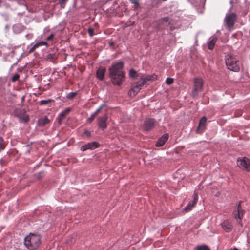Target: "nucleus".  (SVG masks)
Masks as SVG:
<instances>
[{"instance_id":"nucleus-1","label":"nucleus","mask_w":250,"mask_h":250,"mask_svg":"<svg viewBox=\"0 0 250 250\" xmlns=\"http://www.w3.org/2000/svg\"><path fill=\"white\" fill-rule=\"evenodd\" d=\"M123 67L124 62L120 61L113 63L109 68V76L114 85H120L125 80V76Z\"/></svg>"},{"instance_id":"nucleus-2","label":"nucleus","mask_w":250,"mask_h":250,"mask_svg":"<svg viewBox=\"0 0 250 250\" xmlns=\"http://www.w3.org/2000/svg\"><path fill=\"white\" fill-rule=\"evenodd\" d=\"M40 235L30 233L24 238V244L30 250H35L41 244Z\"/></svg>"},{"instance_id":"nucleus-3","label":"nucleus","mask_w":250,"mask_h":250,"mask_svg":"<svg viewBox=\"0 0 250 250\" xmlns=\"http://www.w3.org/2000/svg\"><path fill=\"white\" fill-rule=\"evenodd\" d=\"M225 62L226 66L229 70L238 72L240 70V62L237 57L231 54H228L225 56Z\"/></svg>"},{"instance_id":"nucleus-4","label":"nucleus","mask_w":250,"mask_h":250,"mask_svg":"<svg viewBox=\"0 0 250 250\" xmlns=\"http://www.w3.org/2000/svg\"><path fill=\"white\" fill-rule=\"evenodd\" d=\"M237 165L241 169L250 171V159L246 157H239L237 159Z\"/></svg>"},{"instance_id":"nucleus-5","label":"nucleus","mask_w":250,"mask_h":250,"mask_svg":"<svg viewBox=\"0 0 250 250\" xmlns=\"http://www.w3.org/2000/svg\"><path fill=\"white\" fill-rule=\"evenodd\" d=\"M236 18L237 15L235 13H232L226 14L225 22L228 29H230L233 27L235 23Z\"/></svg>"},{"instance_id":"nucleus-6","label":"nucleus","mask_w":250,"mask_h":250,"mask_svg":"<svg viewBox=\"0 0 250 250\" xmlns=\"http://www.w3.org/2000/svg\"><path fill=\"white\" fill-rule=\"evenodd\" d=\"M203 81L202 79L196 78L194 79V88L192 90V96H196L199 92L201 91L203 88Z\"/></svg>"},{"instance_id":"nucleus-7","label":"nucleus","mask_w":250,"mask_h":250,"mask_svg":"<svg viewBox=\"0 0 250 250\" xmlns=\"http://www.w3.org/2000/svg\"><path fill=\"white\" fill-rule=\"evenodd\" d=\"M108 115L105 114L102 116H100L97 119V125L102 130H104L107 127V121Z\"/></svg>"},{"instance_id":"nucleus-8","label":"nucleus","mask_w":250,"mask_h":250,"mask_svg":"<svg viewBox=\"0 0 250 250\" xmlns=\"http://www.w3.org/2000/svg\"><path fill=\"white\" fill-rule=\"evenodd\" d=\"M145 84V81H142L141 79L140 81L136 82L134 85L132 86L131 90L129 91L130 95L131 96H135L140 90L141 87Z\"/></svg>"},{"instance_id":"nucleus-9","label":"nucleus","mask_w":250,"mask_h":250,"mask_svg":"<svg viewBox=\"0 0 250 250\" xmlns=\"http://www.w3.org/2000/svg\"><path fill=\"white\" fill-rule=\"evenodd\" d=\"M156 125V121L152 118H148L144 121L143 128L145 131H148L152 129Z\"/></svg>"},{"instance_id":"nucleus-10","label":"nucleus","mask_w":250,"mask_h":250,"mask_svg":"<svg viewBox=\"0 0 250 250\" xmlns=\"http://www.w3.org/2000/svg\"><path fill=\"white\" fill-rule=\"evenodd\" d=\"M99 146V144L97 142H92L87 143L84 146H81L80 150L82 151H85L88 149L93 150L98 148Z\"/></svg>"},{"instance_id":"nucleus-11","label":"nucleus","mask_w":250,"mask_h":250,"mask_svg":"<svg viewBox=\"0 0 250 250\" xmlns=\"http://www.w3.org/2000/svg\"><path fill=\"white\" fill-rule=\"evenodd\" d=\"M168 17H164L158 21V26L159 29L163 30L167 27L169 24Z\"/></svg>"},{"instance_id":"nucleus-12","label":"nucleus","mask_w":250,"mask_h":250,"mask_svg":"<svg viewBox=\"0 0 250 250\" xmlns=\"http://www.w3.org/2000/svg\"><path fill=\"white\" fill-rule=\"evenodd\" d=\"M197 201L198 195L196 193H194L193 195V200L188 203V205L184 208L185 211L188 212L191 210L192 208L196 204Z\"/></svg>"},{"instance_id":"nucleus-13","label":"nucleus","mask_w":250,"mask_h":250,"mask_svg":"<svg viewBox=\"0 0 250 250\" xmlns=\"http://www.w3.org/2000/svg\"><path fill=\"white\" fill-rule=\"evenodd\" d=\"M169 136L167 133L163 134L156 142V146L160 147L163 146L165 143L167 141Z\"/></svg>"},{"instance_id":"nucleus-14","label":"nucleus","mask_w":250,"mask_h":250,"mask_svg":"<svg viewBox=\"0 0 250 250\" xmlns=\"http://www.w3.org/2000/svg\"><path fill=\"white\" fill-rule=\"evenodd\" d=\"M223 229L227 232H229L232 229V225L229 220L224 221L221 224Z\"/></svg>"},{"instance_id":"nucleus-15","label":"nucleus","mask_w":250,"mask_h":250,"mask_svg":"<svg viewBox=\"0 0 250 250\" xmlns=\"http://www.w3.org/2000/svg\"><path fill=\"white\" fill-rule=\"evenodd\" d=\"M241 201H240L239 204L237 205V210L236 213L234 214L235 218L236 219H239L241 220L242 218L243 217V214L244 213V210L242 209L241 206Z\"/></svg>"},{"instance_id":"nucleus-16","label":"nucleus","mask_w":250,"mask_h":250,"mask_svg":"<svg viewBox=\"0 0 250 250\" xmlns=\"http://www.w3.org/2000/svg\"><path fill=\"white\" fill-rule=\"evenodd\" d=\"M106 71L105 67H100L98 69L96 72L97 78L101 81L104 79V75Z\"/></svg>"},{"instance_id":"nucleus-17","label":"nucleus","mask_w":250,"mask_h":250,"mask_svg":"<svg viewBox=\"0 0 250 250\" xmlns=\"http://www.w3.org/2000/svg\"><path fill=\"white\" fill-rule=\"evenodd\" d=\"M207 120V118L205 117L201 118L199 122L198 127L197 128V132H203L204 130Z\"/></svg>"},{"instance_id":"nucleus-18","label":"nucleus","mask_w":250,"mask_h":250,"mask_svg":"<svg viewBox=\"0 0 250 250\" xmlns=\"http://www.w3.org/2000/svg\"><path fill=\"white\" fill-rule=\"evenodd\" d=\"M24 29V27L20 23L14 24L12 27L13 32L16 34L21 32Z\"/></svg>"},{"instance_id":"nucleus-19","label":"nucleus","mask_w":250,"mask_h":250,"mask_svg":"<svg viewBox=\"0 0 250 250\" xmlns=\"http://www.w3.org/2000/svg\"><path fill=\"white\" fill-rule=\"evenodd\" d=\"M50 121L46 116L38 120V124L39 126H43L49 123Z\"/></svg>"},{"instance_id":"nucleus-20","label":"nucleus","mask_w":250,"mask_h":250,"mask_svg":"<svg viewBox=\"0 0 250 250\" xmlns=\"http://www.w3.org/2000/svg\"><path fill=\"white\" fill-rule=\"evenodd\" d=\"M217 39L216 37H211L208 41V48L209 50H212Z\"/></svg>"},{"instance_id":"nucleus-21","label":"nucleus","mask_w":250,"mask_h":250,"mask_svg":"<svg viewBox=\"0 0 250 250\" xmlns=\"http://www.w3.org/2000/svg\"><path fill=\"white\" fill-rule=\"evenodd\" d=\"M71 111V108L69 107L66 108L65 110L62 111L59 114V122H61L62 120L67 114H68Z\"/></svg>"},{"instance_id":"nucleus-22","label":"nucleus","mask_w":250,"mask_h":250,"mask_svg":"<svg viewBox=\"0 0 250 250\" xmlns=\"http://www.w3.org/2000/svg\"><path fill=\"white\" fill-rule=\"evenodd\" d=\"M157 76L155 74L147 75L145 78H141L142 81H145V83L149 81H154L157 79Z\"/></svg>"},{"instance_id":"nucleus-23","label":"nucleus","mask_w":250,"mask_h":250,"mask_svg":"<svg viewBox=\"0 0 250 250\" xmlns=\"http://www.w3.org/2000/svg\"><path fill=\"white\" fill-rule=\"evenodd\" d=\"M189 2H190L192 5L194 6H197L199 4H204L206 0H188Z\"/></svg>"},{"instance_id":"nucleus-24","label":"nucleus","mask_w":250,"mask_h":250,"mask_svg":"<svg viewBox=\"0 0 250 250\" xmlns=\"http://www.w3.org/2000/svg\"><path fill=\"white\" fill-rule=\"evenodd\" d=\"M195 249L196 250H210L209 248L206 245H197Z\"/></svg>"},{"instance_id":"nucleus-25","label":"nucleus","mask_w":250,"mask_h":250,"mask_svg":"<svg viewBox=\"0 0 250 250\" xmlns=\"http://www.w3.org/2000/svg\"><path fill=\"white\" fill-rule=\"evenodd\" d=\"M129 76L131 78H135L138 76L137 72L134 69H132L130 70L129 72Z\"/></svg>"},{"instance_id":"nucleus-26","label":"nucleus","mask_w":250,"mask_h":250,"mask_svg":"<svg viewBox=\"0 0 250 250\" xmlns=\"http://www.w3.org/2000/svg\"><path fill=\"white\" fill-rule=\"evenodd\" d=\"M53 100L52 99H48V100H42L39 102V104L40 105H43L47 104H48L50 103Z\"/></svg>"},{"instance_id":"nucleus-27","label":"nucleus","mask_w":250,"mask_h":250,"mask_svg":"<svg viewBox=\"0 0 250 250\" xmlns=\"http://www.w3.org/2000/svg\"><path fill=\"white\" fill-rule=\"evenodd\" d=\"M18 47V46H14V47H7L6 46H4L3 47V50L4 51H5L6 50H9L10 52H11L12 53H14V50L16 49V48H17Z\"/></svg>"},{"instance_id":"nucleus-28","label":"nucleus","mask_w":250,"mask_h":250,"mask_svg":"<svg viewBox=\"0 0 250 250\" xmlns=\"http://www.w3.org/2000/svg\"><path fill=\"white\" fill-rule=\"evenodd\" d=\"M77 94V92H70L67 94L66 97L69 99H72L74 98Z\"/></svg>"},{"instance_id":"nucleus-29","label":"nucleus","mask_w":250,"mask_h":250,"mask_svg":"<svg viewBox=\"0 0 250 250\" xmlns=\"http://www.w3.org/2000/svg\"><path fill=\"white\" fill-rule=\"evenodd\" d=\"M97 115L96 114H95V113L94 112L90 117L88 118L87 119V121L89 123H91V122H92L95 118V116H96Z\"/></svg>"},{"instance_id":"nucleus-30","label":"nucleus","mask_w":250,"mask_h":250,"mask_svg":"<svg viewBox=\"0 0 250 250\" xmlns=\"http://www.w3.org/2000/svg\"><path fill=\"white\" fill-rule=\"evenodd\" d=\"M132 3L134 4L135 6V7L134 9H135L136 7H138L139 5V0H129Z\"/></svg>"},{"instance_id":"nucleus-31","label":"nucleus","mask_w":250,"mask_h":250,"mask_svg":"<svg viewBox=\"0 0 250 250\" xmlns=\"http://www.w3.org/2000/svg\"><path fill=\"white\" fill-rule=\"evenodd\" d=\"M88 33L90 37H93L94 35V29L92 27H89L88 29Z\"/></svg>"},{"instance_id":"nucleus-32","label":"nucleus","mask_w":250,"mask_h":250,"mask_svg":"<svg viewBox=\"0 0 250 250\" xmlns=\"http://www.w3.org/2000/svg\"><path fill=\"white\" fill-rule=\"evenodd\" d=\"M20 78V75L18 74H15L11 78V80L13 82H15L16 81L18 80Z\"/></svg>"},{"instance_id":"nucleus-33","label":"nucleus","mask_w":250,"mask_h":250,"mask_svg":"<svg viewBox=\"0 0 250 250\" xmlns=\"http://www.w3.org/2000/svg\"><path fill=\"white\" fill-rule=\"evenodd\" d=\"M173 81H174L173 79L171 78H167L166 79V83L167 84L170 85L173 83Z\"/></svg>"},{"instance_id":"nucleus-34","label":"nucleus","mask_w":250,"mask_h":250,"mask_svg":"<svg viewBox=\"0 0 250 250\" xmlns=\"http://www.w3.org/2000/svg\"><path fill=\"white\" fill-rule=\"evenodd\" d=\"M39 47L38 44L37 43L35 44L29 50V53H31L33 52L37 48Z\"/></svg>"},{"instance_id":"nucleus-35","label":"nucleus","mask_w":250,"mask_h":250,"mask_svg":"<svg viewBox=\"0 0 250 250\" xmlns=\"http://www.w3.org/2000/svg\"><path fill=\"white\" fill-rule=\"evenodd\" d=\"M3 140L0 137V151L4 149Z\"/></svg>"},{"instance_id":"nucleus-36","label":"nucleus","mask_w":250,"mask_h":250,"mask_svg":"<svg viewBox=\"0 0 250 250\" xmlns=\"http://www.w3.org/2000/svg\"><path fill=\"white\" fill-rule=\"evenodd\" d=\"M67 0H59V3L62 7L64 8Z\"/></svg>"},{"instance_id":"nucleus-37","label":"nucleus","mask_w":250,"mask_h":250,"mask_svg":"<svg viewBox=\"0 0 250 250\" xmlns=\"http://www.w3.org/2000/svg\"><path fill=\"white\" fill-rule=\"evenodd\" d=\"M38 46H42V45H46L47 46V43L44 41H42L40 42H37Z\"/></svg>"},{"instance_id":"nucleus-38","label":"nucleus","mask_w":250,"mask_h":250,"mask_svg":"<svg viewBox=\"0 0 250 250\" xmlns=\"http://www.w3.org/2000/svg\"><path fill=\"white\" fill-rule=\"evenodd\" d=\"M53 37H54V34H51L49 36H48L46 38V40L48 41H51L53 40Z\"/></svg>"},{"instance_id":"nucleus-39","label":"nucleus","mask_w":250,"mask_h":250,"mask_svg":"<svg viewBox=\"0 0 250 250\" xmlns=\"http://www.w3.org/2000/svg\"><path fill=\"white\" fill-rule=\"evenodd\" d=\"M22 120H23V122H24V123H27V122H28V121H29V117H28V116H27V115L24 116L23 117V118Z\"/></svg>"},{"instance_id":"nucleus-40","label":"nucleus","mask_w":250,"mask_h":250,"mask_svg":"<svg viewBox=\"0 0 250 250\" xmlns=\"http://www.w3.org/2000/svg\"><path fill=\"white\" fill-rule=\"evenodd\" d=\"M84 135L85 136H86L87 137H90V135H91L90 132L89 131L87 130L84 131Z\"/></svg>"},{"instance_id":"nucleus-41","label":"nucleus","mask_w":250,"mask_h":250,"mask_svg":"<svg viewBox=\"0 0 250 250\" xmlns=\"http://www.w3.org/2000/svg\"><path fill=\"white\" fill-rule=\"evenodd\" d=\"M102 107H100L94 112L95 114L97 115L102 110Z\"/></svg>"},{"instance_id":"nucleus-42","label":"nucleus","mask_w":250,"mask_h":250,"mask_svg":"<svg viewBox=\"0 0 250 250\" xmlns=\"http://www.w3.org/2000/svg\"><path fill=\"white\" fill-rule=\"evenodd\" d=\"M106 104L104 102V104H101L100 107H102V109H103L104 107L105 106H106Z\"/></svg>"},{"instance_id":"nucleus-43","label":"nucleus","mask_w":250,"mask_h":250,"mask_svg":"<svg viewBox=\"0 0 250 250\" xmlns=\"http://www.w3.org/2000/svg\"><path fill=\"white\" fill-rule=\"evenodd\" d=\"M43 172H40L39 174H38V178H40L41 176V175L42 173Z\"/></svg>"},{"instance_id":"nucleus-44","label":"nucleus","mask_w":250,"mask_h":250,"mask_svg":"<svg viewBox=\"0 0 250 250\" xmlns=\"http://www.w3.org/2000/svg\"><path fill=\"white\" fill-rule=\"evenodd\" d=\"M230 250H239L237 248H234L233 249H231Z\"/></svg>"},{"instance_id":"nucleus-45","label":"nucleus","mask_w":250,"mask_h":250,"mask_svg":"<svg viewBox=\"0 0 250 250\" xmlns=\"http://www.w3.org/2000/svg\"><path fill=\"white\" fill-rule=\"evenodd\" d=\"M232 2H233L232 0H231L230 1V3L231 4H232Z\"/></svg>"},{"instance_id":"nucleus-46","label":"nucleus","mask_w":250,"mask_h":250,"mask_svg":"<svg viewBox=\"0 0 250 250\" xmlns=\"http://www.w3.org/2000/svg\"><path fill=\"white\" fill-rule=\"evenodd\" d=\"M162 0V1H167V0Z\"/></svg>"}]
</instances>
